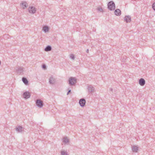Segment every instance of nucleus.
<instances>
[{
  "mask_svg": "<svg viewBox=\"0 0 155 155\" xmlns=\"http://www.w3.org/2000/svg\"><path fill=\"white\" fill-rule=\"evenodd\" d=\"M21 6L24 9L26 8L28 6V3L25 2H22L21 4Z\"/></svg>",
  "mask_w": 155,
  "mask_h": 155,
  "instance_id": "12",
  "label": "nucleus"
},
{
  "mask_svg": "<svg viewBox=\"0 0 155 155\" xmlns=\"http://www.w3.org/2000/svg\"><path fill=\"white\" fill-rule=\"evenodd\" d=\"M28 10L29 13L33 14L35 13L36 12V9L32 6H30Z\"/></svg>",
  "mask_w": 155,
  "mask_h": 155,
  "instance_id": "4",
  "label": "nucleus"
},
{
  "mask_svg": "<svg viewBox=\"0 0 155 155\" xmlns=\"http://www.w3.org/2000/svg\"><path fill=\"white\" fill-rule=\"evenodd\" d=\"M70 57L71 59H72L73 60H74V56L73 54H71L70 55Z\"/></svg>",
  "mask_w": 155,
  "mask_h": 155,
  "instance_id": "23",
  "label": "nucleus"
},
{
  "mask_svg": "<svg viewBox=\"0 0 155 155\" xmlns=\"http://www.w3.org/2000/svg\"><path fill=\"white\" fill-rule=\"evenodd\" d=\"M88 51H89V50L88 49H87L86 50V52L87 53H88Z\"/></svg>",
  "mask_w": 155,
  "mask_h": 155,
  "instance_id": "26",
  "label": "nucleus"
},
{
  "mask_svg": "<svg viewBox=\"0 0 155 155\" xmlns=\"http://www.w3.org/2000/svg\"><path fill=\"white\" fill-rule=\"evenodd\" d=\"M36 104L38 107L40 108L42 107L43 105V103L42 101L40 99H37L36 100Z\"/></svg>",
  "mask_w": 155,
  "mask_h": 155,
  "instance_id": "3",
  "label": "nucleus"
},
{
  "mask_svg": "<svg viewBox=\"0 0 155 155\" xmlns=\"http://www.w3.org/2000/svg\"><path fill=\"white\" fill-rule=\"evenodd\" d=\"M124 21L127 23L130 22L131 21V18L130 15H126L124 18Z\"/></svg>",
  "mask_w": 155,
  "mask_h": 155,
  "instance_id": "9",
  "label": "nucleus"
},
{
  "mask_svg": "<svg viewBox=\"0 0 155 155\" xmlns=\"http://www.w3.org/2000/svg\"><path fill=\"white\" fill-rule=\"evenodd\" d=\"M97 10L100 12H103V9L102 8H97Z\"/></svg>",
  "mask_w": 155,
  "mask_h": 155,
  "instance_id": "21",
  "label": "nucleus"
},
{
  "mask_svg": "<svg viewBox=\"0 0 155 155\" xmlns=\"http://www.w3.org/2000/svg\"><path fill=\"white\" fill-rule=\"evenodd\" d=\"M85 103L86 101L84 99L82 98L79 101V104L81 107H84L85 104Z\"/></svg>",
  "mask_w": 155,
  "mask_h": 155,
  "instance_id": "7",
  "label": "nucleus"
},
{
  "mask_svg": "<svg viewBox=\"0 0 155 155\" xmlns=\"http://www.w3.org/2000/svg\"><path fill=\"white\" fill-rule=\"evenodd\" d=\"M68 92H67V95H68L70 93H71V89H69V88H68Z\"/></svg>",
  "mask_w": 155,
  "mask_h": 155,
  "instance_id": "25",
  "label": "nucleus"
},
{
  "mask_svg": "<svg viewBox=\"0 0 155 155\" xmlns=\"http://www.w3.org/2000/svg\"><path fill=\"white\" fill-rule=\"evenodd\" d=\"M107 8L110 11L114 10L115 8V5L114 2L113 1L109 2L107 4Z\"/></svg>",
  "mask_w": 155,
  "mask_h": 155,
  "instance_id": "1",
  "label": "nucleus"
},
{
  "mask_svg": "<svg viewBox=\"0 0 155 155\" xmlns=\"http://www.w3.org/2000/svg\"><path fill=\"white\" fill-rule=\"evenodd\" d=\"M49 82L50 84H54L55 82V79L52 76L50 77L49 79Z\"/></svg>",
  "mask_w": 155,
  "mask_h": 155,
  "instance_id": "11",
  "label": "nucleus"
},
{
  "mask_svg": "<svg viewBox=\"0 0 155 155\" xmlns=\"http://www.w3.org/2000/svg\"><path fill=\"white\" fill-rule=\"evenodd\" d=\"M42 68L43 69H46V66L45 64H43L42 65Z\"/></svg>",
  "mask_w": 155,
  "mask_h": 155,
  "instance_id": "24",
  "label": "nucleus"
},
{
  "mask_svg": "<svg viewBox=\"0 0 155 155\" xmlns=\"http://www.w3.org/2000/svg\"><path fill=\"white\" fill-rule=\"evenodd\" d=\"M68 82L70 85H73L76 83L77 79L75 78L71 77L68 80Z\"/></svg>",
  "mask_w": 155,
  "mask_h": 155,
  "instance_id": "2",
  "label": "nucleus"
},
{
  "mask_svg": "<svg viewBox=\"0 0 155 155\" xmlns=\"http://www.w3.org/2000/svg\"><path fill=\"white\" fill-rule=\"evenodd\" d=\"M61 155H68V153L64 151H61Z\"/></svg>",
  "mask_w": 155,
  "mask_h": 155,
  "instance_id": "20",
  "label": "nucleus"
},
{
  "mask_svg": "<svg viewBox=\"0 0 155 155\" xmlns=\"http://www.w3.org/2000/svg\"><path fill=\"white\" fill-rule=\"evenodd\" d=\"M52 49L50 45H48L45 49V51H51Z\"/></svg>",
  "mask_w": 155,
  "mask_h": 155,
  "instance_id": "17",
  "label": "nucleus"
},
{
  "mask_svg": "<svg viewBox=\"0 0 155 155\" xmlns=\"http://www.w3.org/2000/svg\"><path fill=\"white\" fill-rule=\"evenodd\" d=\"M43 30L45 33H46V32L48 31L49 30V28L48 26H46L43 28Z\"/></svg>",
  "mask_w": 155,
  "mask_h": 155,
  "instance_id": "19",
  "label": "nucleus"
},
{
  "mask_svg": "<svg viewBox=\"0 0 155 155\" xmlns=\"http://www.w3.org/2000/svg\"><path fill=\"white\" fill-rule=\"evenodd\" d=\"M139 83L141 86H144L145 84V81L144 79L143 78H141L139 80Z\"/></svg>",
  "mask_w": 155,
  "mask_h": 155,
  "instance_id": "10",
  "label": "nucleus"
},
{
  "mask_svg": "<svg viewBox=\"0 0 155 155\" xmlns=\"http://www.w3.org/2000/svg\"><path fill=\"white\" fill-rule=\"evenodd\" d=\"M87 89L89 93L90 94H93L95 91L94 87L91 85H89L87 87Z\"/></svg>",
  "mask_w": 155,
  "mask_h": 155,
  "instance_id": "5",
  "label": "nucleus"
},
{
  "mask_svg": "<svg viewBox=\"0 0 155 155\" xmlns=\"http://www.w3.org/2000/svg\"><path fill=\"white\" fill-rule=\"evenodd\" d=\"M114 14L117 16H120L121 14V11L119 9H117L114 11Z\"/></svg>",
  "mask_w": 155,
  "mask_h": 155,
  "instance_id": "13",
  "label": "nucleus"
},
{
  "mask_svg": "<svg viewBox=\"0 0 155 155\" xmlns=\"http://www.w3.org/2000/svg\"><path fill=\"white\" fill-rule=\"evenodd\" d=\"M23 128L21 126L17 127L15 128L16 130L18 132H21L23 130Z\"/></svg>",
  "mask_w": 155,
  "mask_h": 155,
  "instance_id": "15",
  "label": "nucleus"
},
{
  "mask_svg": "<svg viewBox=\"0 0 155 155\" xmlns=\"http://www.w3.org/2000/svg\"><path fill=\"white\" fill-rule=\"evenodd\" d=\"M132 150L133 152H137L138 150V147L136 146H133L132 147Z\"/></svg>",
  "mask_w": 155,
  "mask_h": 155,
  "instance_id": "14",
  "label": "nucleus"
},
{
  "mask_svg": "<svg viewBox=\"0 0 155 155\" xmlns=\"http://www.w3.org/2000/svg\"><path fill=\"white\" fill-rule=\"evenodd\" d=\"M5 35H4V36L5 37Z\"/></svg>",
  "mask_w": 155,
  "mask_h": 155,
  "instance_id": "28",
  "label": "nucleus"
},
{
  "mask_svg": "<svg viewBox=\"0 0 155 155\" xmlns=\"http://www.w3.org/2000/svg\"><path fill=\"white\" fill-rule=\"evenodd\" d=\"M1 64V61H0V65Z\"/></svg>",
  "mask_w": 155,
  "mask_h": 155,
  "instance_id": "29",
  "label": "nucleus"
},
{
  "mask_svg": "<svg viewBox=\"0 0 155 155\" xmlns=\"http://www.w3.org/2000/svg\"><path fill=\"white\" fill-rule=\"evenodd\" d=\"M110 91H113V89L112 88H110Z\"/></svg>",
  "mask_w": 155,
  "mask_h": 155,
  "instance_id": "27",
  "label": "nucleus"
},
{
  "mask_svg": "<svg viewBox=\"0 0 155 155\" xmlns=\"http://www.w3.org/2000/svg\"><path fill=\"white\" fill-rule=\"evenodd\" d=\"M22 80L23 82L25 85H27L28 84V81L27 78L25 77H23Z\"/></svg>",
  "mask_w": 155,
  "mask_h": 155,
  "instance_id": "16",
  "label": "nucleus"
},
{
  "mask_svg": "<svg viewBox=\"0 0 155 155\" xmlns=\"http://www.w3.org/2000/svg\"><path fill=\"white\" fill-rule=\"evenodd\" d=\"M16 71L18 74H21L23 71V68L22 67H17V69H16Z\"/></svg>",
  "mask_w": 155,
  "mask_h": 155,
  "instance_id": "8",
  "label": "nucleus"
},
{
  "mask_svg": "<svg viewBox=\"0 0 155 155\" xmlns=\"http://www.w3.org/2000/svg\"><path fill=\"white\" fill-rule=\"evenodd\" d=\"M63 142L66 143H67L69 142V140L67 137H64L63 139Z\"/></svg>",
  "mask_w": 155,
  "mask_h": 155,
  "instance_id": "18",
  "label": "nucleus"
},
{
  "mask_svg": "<svg viewBox=\"0 0 155 155\" xmlns=\"http://www.w3.org/2000/svg\"><path fill=\"white\" fill-rule=\"evenodd\" d=\"M152 7L153 9L155 11V2H154L152 5Z\"/></svg>",
  "mask_w": 155,
  "mask_h": 155,
  "instance_id": "22",
  "label": "nucleus"
},
{
  "mask_svg": "<svg viewBox=\"0 0 155 155\" xmlns=\"http://www.w3.org/2000/svg\"><path fill=\"white\" fill-rule=\"evenodd\" d=\"M23 96L24 98L27 99L30 97L31 94L29 91H26L23 93Z\"/></svg>",
  "mask_w": 155,
  "mask_h": 155,
  "instance_id": "6",
  "label": "nucleus"
}]
</instances>
